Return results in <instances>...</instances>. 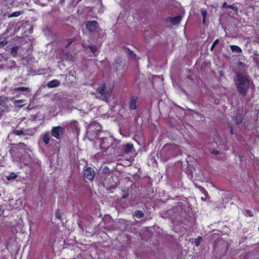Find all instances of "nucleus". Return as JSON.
Wrapping results in <instances>:
<instances>
[{
	"label": "nucleus",
	"instance_id": "2",
	"mask_svg": "<svg viewBox=\"0 0 259 259\" xmlns=\"http://www.w3.org/2000/svg\"><path fill=\"white\" fill-rule=\"evenodd\" d=\"M97 91L101 95L104 99L109 98L112 93V90L110 89H107L105 84H103L101 87L98 88Z\"/></svg>",
	"mask_w": 259,
	"mask_h": 259
},
{
	"label": "nucleus",
	"instance_id": "18",
	"mask_svg": "<svg viewBox=\"0 0 259 259\" xmlns=\"http://www.w3.org/2000/svg\"><path fill=\"white\" fill-rule=\"evenodd\" d=\"M42 141L45 143V144H48L50 141L49 134L48 133H46L44 134Z\"/></svg>",
	"mask_w": 259,
	"mask_h": 259
},
{
	"label": "nucleus",
	"instance_id": "7",
	"mask_svg": "<svg viewBox=\"0 0 259 259\" xmlns=\"http://www.w3.org/2000/svg\"><path fill=\"white\" fill-rule=\"evenodd\" d=\"M138 102V97H133L130 101V108L135 110L137 108V103Z\"/></svg>",
	"mask_w": 259,
	"mask_h": 259
},
{
	"label": "nucleus",
	"instance_id": "35",
	"mask_svg": "<svg viewBox=\"0 0 259 259\" xmlns=\"http://www.w3.org/2000/svg\"><path fill=\"white\" fill-rule=\"evenodd\" d=\"M212 153L216 155L219 154V152L218 151H213Z\"/></svg>",
	"mask_w": 259,
	"mask_h": 259
},
{
	"label": "nucleus",
	"instance_id": "41",
	"mask_svg": "<svg viewBox=\"0 0 259 259\" xmlns=\"http://www.w3.org/2000/svg\"><path fill=\"white\" fill-rule=\"evenodd\" d=\"M231 134H233V132H232V130H231Z\"/></svg>",
	"mask_w": 259,
	"mask_h": 259
},
{
	"label": "nucleus",
	"instance_id": "3",
	"mask_svg": "<svg viewBox=\"0 0 259 259\" xmlns=\"http://www.w3.org/2000/svg\"><path fill=\"white\" fill-rule=\"evenodd\" d=\"M83 177L89 181H93L95 177V170L91 167H87L83 172Z\"/></svg>",
	"mask_w": 259,
	"mask_h": 259
},
{
	"label": "nucleus",
	"instance_id": "31",
	"mask_svg": "<svg viewBox=\"0 0 259 259\" xmlns=\"http://www.w3.org/2000/svg\"><path fill=\"white\" fill-rule=\"evenodd\" d=\"M55 217L58 219H61V213L59 210H57L55 213Z\"/></svg>",
	"mask_w": 259,
	"mask_h": 259
},
{
	"label": "nucleus",
	"instance_id": "29",
	"mask_svg": "<svg viewBox=\"0 0 259 259\" xmlns=\"http://www.w3.org/2000/svg\"><path fill=\"white\" fill-rule=\"evenodd\" d=\"M202 238L200 236H199L195 240L196 245L199 246L201 241Z\"/></svg>",
	"mask_w": 259,
	"mask_h": 259
},
{
	"label": "nucleus",
	"instance_id": "22",
	"mask_svg": "<svg viewBox=\"0 0 259 259\" xmlns=\"http://www.w3.org/2000/svg\"><path fill=\"white\" fill-rule=\"evenodd\" d=\"M201 14L203 17V24H205V18L207 15V12L205 10H202Z\"/></svg>",
	"mask_w": 259,
	"mask_h": 259
},
{
	"label": "nucleus",
	"instance_id": "5",
	"mask_svg": "<svg viewBox=\"0 0 259 259\" xmlns=\"http://www.w3.org/2000/svg\"><path fill=\"white\" fill-rule=\"evenodd\" d=\"M86 28L90 32H94L99 28V24L95 20L88 21L86 24Z\"/></svg>",
	"mask_w": 259,
	"mask_h": 259
},
{
	"label": "nucleus",
	"instance_id": "32",
	"mask_svg": "<svg viewBox=\"0 0 259 259\" xmlns=\"http://www.w3.org/2000/svg\"><path fill=\"white\" fill-rule=\"evenodd\" d=\"M111 179V178H107V177H105V178L104 180L103 181V185H105H105H107V186L108 187V186H108V182H107V181H106V179Z\"/></svg>",
	"mask_w": 259,
	"mask_h": 259
},
{
	"label": "nucleus",
	"instance_id": "37",
	"mask_svg": "<svg viewBox=\"0 0 259 259\" xmlns=\"http://www.w3.org/2000/svg\"><path fill=\"white\" fill-rule=\"evenodd\" d=\"M107 170H108V168L107 167L104 168L103 169L104 172H106Z\"/></svg>",
	"mask_w": 259,
	"mask_h": 259
},
{
	"label": "nucleus",
	"instance_id": "17",
	"mask_svg": "<svg viewBox=\"0 0 259 259\" xmlns=\"http://www.w3.org/2000/svg\"><path fill=\"white\" fill-rule=\"evenodd\" d=\"M133 145L132 144H127L125 148H124V152L125 153H130L132 150L133 149Z\"/></svg>",
	"mask_w": 259,
	"mask_h": 259
},
{
	"label": "nucleus",
	"instance_id": "36",
	"mask_svg": "<svg viewBox=\"0 0 259 259\" xmlns=\"http://www.w3.org/2000/svg\"><path fill=\"white\" fill-rule=\"evenodd\" d=\"M3 213V211L2 210L1 206L0 205V215Z\"/></svg>",
	"mask_w": 259,
	"mask_h": 259
},
{
	"label": "nucleus",
	"instance_id": "15",
	"mask_svg": "<svg viewBox=\"0 0 259 259\" xmlns=\"http://www.w3.org/2000/svg\"><path fill=\"white\" fill-rule=\"evenodd\" d=\"M134 215L138 219H141L144 217V214L141 210H137L134 212Z\"/></svg>",
	"mask_w": 259,
	"mask_h": 259
},
{
	"label": "nucleus",
	"instance_id": "42",
	"mask_svg": "<svg viewBox=\"0 0 259 259\" xmlns=\"http://www.w3.org/2000/svg\"><path fill=\"white\" fill-rule=\"evenodd\" d=\"M9 152H10V153H12V150H10Z\"/></svg>",
	"mask_w": 259,
	"mask_h": 259
},
{
	"label": "nucleus",
	"instance_id": "4",
	"mask_svg": "<svg viewBox=\"0 0 259 259\" xmlns=\"http://www.w3.org/2000/svg\"><path fill=\"white\" fill-rule=\"evenodd\" d=\"M64 132V128L61 126L54 127L52 130V135L56 138L59 139Z\"/></svg>",
	"mask_w": 259,
	"mask_h": 259
},
{
	"label": "nucleus",
	"instance_id": "6",
	"mask_svg": "<svg viewBox=\"0 0 259 259\" xmlns=\"http://www.w3.org/2000/svg\"><path fill=\"white\" fill-rule=\"evenodd\" d=\"M182 16H178L175 17H170L169 18V21L170 23H171L173 25H176L179 24L181 20H182Z\"/></svg>",
	"mask_w": 259,
	"mask_h": 259
},
{
	"label": "nucleus",
	"instance_id": "26",
	"mask_svg": "<svg viewBox=\"0 0 259 259\" xmlns=\"http://www.w3.org/2000/svg\"><path fill=\"white\" fill-rule=\"evenodd\" d=\"M89 48L94 54L97 52V48L95 46H89Z\"/></svg>",
	"mask_w": 259,
	"mask_h": 259
},
{
	"label": "nucleus",
	"instance_id": "12",
	"mask_svg": "<svg viewBox=\"0 0 259 259\" xmlns=\"http://www.w3.org/2000/svg\"><path fill=\"white\" fill-rule=\"evenodd\" d=\"M230 48L234 53H241L242 52L241 49L237 46L231 45Z\"/></svg>",
	"mask_w": 259,
	"mask_h": 259
},
{
	"label": "nucleus",
	"instance_id": "21",
	"mask_svg": "<svg viewBox=\"0 0 259 259\" xmlns=\"http://www.w3.org/2000/svg\"><path fill=\"white\" fill-rule=\"evenodd\" d=\"M223 7L225 8H231L233 10V11H234L235 12H236L238 11V9L236 7H234L231 5H227L226 3H224L223 4Z\"/></svg>",
	"mask_w": 259,
	"mask_h": 259
},
{
	"label": "nucleus",
	"instance_id": "11",
	"mask_svg": "<svg viewBox=\"0 0 259 259\" xmlns=\"http://www.w3.org/2000/svg\"><path fill=\"white\" fill-rule=\"evenodd\" d=\"M70 127L72 128V130H75L77 134L78 133L80 128L79 127L78 123L77 121H72L70 123Z\"/></svg>",
	"mask_w": 259,
	"mask_h": 259
},
{
	"label": "nucleus",
	"instance_id": "27",
	"mask_svg": "<svg viewBox=\"0 0 259 259\" xmlns=\"http://www.w3.org/2000/svg\"><path fill=\"white\" fill-rule=\"evenodd\" d=\"M18 49L17 47H13L11 50V54L14 56L17 53Z\"/></svg>",
	"mask_w": 259,
	"mask_h": 259
},
{
	"label": "nucleus",
	"instance_id": "39",
	"mask_svg": "<svg viewBox=\"0 0 259 259\" xmlns=\"http://www.w3.org/2000/svg\"><path fill=\"white\" fill-rule=\"evenodd\" d=\"M3 103V101L0 99V105H1Z\"/></svg>",
	"mask_w": 259,
	"mask_h": 259
},
{
	"label": "nucleus",
	"instance_id": "13",
	"mask_svg": "<svg viewBox=\"0 0 259 259\" xmlns=\"http://www.w3.org/2000/svg\"><path fill=\"white\" fill-rule=\"evenodd\" d=\"M63 58L65 60L69 61H72L73 57L70 53H66L63 55Z\"/></svg>",
	"mask_w": 259,
	"mask_h": 259
},
{
	"label": "nucleus",
	"instance_id": "10",
	"mask_svg": "<svg viewBox=\"0 0 259 259\" xmlns=\"http://www.w3.org/2000/svg\"><path fill=\"white\" fill-rule=\"evenodd\" d=\"M123 66V64L122 62L120 60H117L113 65V68L115 69L116 71L120 70L122 68Z\"/></svg>",
	"mask_w": 259,
	"mask_h": 259
},
{
	"label": "nucleus",
	"instance_id": "14",
	"mask_svg": "<svg viewBox=\"0 0 259 259\" xmlns=\"http://www.w3.org/2000/svg\"><path fill=\"white\" fill-rule=\"evenodd\" d=\"M14 91H21V92H30L31 90L28 87H19L14 88L13 90Z\"/></svg>",
	"mask_w": 259,
	"mask_h": 259
},
{
	"label": "nucleus",
	"instance_id": "34",
	"mask_svg": "<svg viewBox=\"0 0 259 259\" xmlns=\"http://www.w3.org/2000/svg\"><path fill=\"white\" fill-rule=\"evenodd\" d=\"M131 57L133 59L136 58V55L132 53Z\"/></svg>",
	"mask_w": 259,
	"mask_h": 259
},
{
	"label": "nucleus",
	"instance_id": "19",
	"mask_svg": "<svg viewBox=\"0 0 259 259\" xmlns=\"http://www.w3.org/2000/svg\"><path fill=\"white\" fill-rule=\"evenodd\" d=\"M243 116L242 114H238L236 117V122L237 124L241 123L243 119Z\"/></svg>",
	"mask_w": 259,
	"mask_h": 259
},
{
	"label": "nucleus",
	"instance_id": "38",
	"mask_svg": "<svg viewBox=\"0 0 259 259\" xmlns=\"http://www.w3.org/2000/svg\"><path fill=\"white\" fill-rule=\"evenodd\" d=\"M127 195H124V196H123L122 198H123V199H125V198H127Z\"/></svg>",
	"mask_w": 259,
	"mask_h": 259
},
{
	"label": "nucleus",
	"instance_id": "25",
	"mask_svg": "<svg viewBox=\"0 0 259 259\" xmlns=\"http://www.w3.org/2000/svg\"><path fill=\"white\" fill-rule=\"evenodd\" d=\"M24 101V100H17L15 101V106L21 107L23 106V105H20V104L23 103Z\"/></svg>",
	"mask_w": 259,
	"mask_h": 259
},
{
	"label": "nucleus",
	"instance_id": "1",
	"mask_svg": "<svg viewBox=\"0 0 259 259\" xmlns=\"http://www.w3.org/2000/svg\"><path fill=\"white\" fill-rule=\"evenodd\" d=\"M249 81L245 76L241 74L237 75V88L238 92L245 96L247 94V90L249 88Z\"/></svg>",
	"mask_w": 259,
	"mask_h": 259
},
{
	"label": "nucleus",
	"instance_id": "24",
	"mask_svg": "<svg viewBox=\"0 0 259 259\" xmlns=\"http://www.w3.org/2000/svg\"><path fill=\"white\" fill-rule=\"evenodd\" d=\"M13 132L16 135H25V133L22 130H16L13 131Z\"/></svg>",
	"mask_w": 259,
	"mask_h": 259
},
{
	"label": "nucleus",
	"instance_id": "23",
	"mask_svg": "<svg viewBox=\"0 0 259 259\" xmlns=\"http://www.w3.org/2000/svg\"><path fill=\"white\" fill-rule=\"evenodd\" d=\"M17 177V174L14 172L11 173L9 176L7 177V178L8 180H11L13 179H15Z\"/></svg>",
	"mask_w": 259,
	"mask_h": 259
},
{
	"label": "nucleus",
	"instance_id": "8",
	"mask_svg": "<svg viewBox=\"0 0 259 259\" xmlns=\"http://www.w3.org/2000/svg\"><path fill=\"white\" fill-rule=\"evenodd\" d=\"M97 142L100 143V148L101 149H106L109 147L108 144H107L105 142L106 139H97Z\"/></svg>",
	"mask_w": 259,
	"mask_h": 259
},
{
	"label": "nucleus",
	"instance_id": "20",
	"mask_svg": "<svg viewBox=\"0 0 259 259\" xmlns=\"http://www.w3.org/2000/svg\"><path fill=\"white\" fill-rule=\"evenodd\" d=\"M22 14L21 11H16L8 15L9 18L18 17Z\"/></svg>",
	"mask_w": 259,
	"mask_h": 259
},
{
	"label": "nucleus",
	"instance_id": "9",
	"mask_svg": "<svg viewBox=\"0 0 259 259\" xmlns=\"http://www.w3.org/2000/svg\"><path fill=\"white\" fill-rule=\"evenodd\" d=\"M60 85V81L57 79H54L49 81L48 84V87L53 88L58 87Z\"/></svg>",
	"mask_w": 259,
	"mask_h": 259
},
{
	"label": "nucleus",
	"instance_id": "16",
	"mask_svg": "<svg viewBox=\"0 0 259 259\" xmlns=\"http://www.w3.org/2000/svg\"><path fill=\"white\" fill-rule=\"evenodd\" d=\"M35 132L36 130L35 128H30L25 131V135L32 136L35 133Z\"/></svg>",
	"mask_w": 259,
	"mask_h": 259
},
{
	"label": "nucleus",
	"instance_id": "33",
	"mask_svg": "<svg viewBox=\"0 0 259 259\" xmlns=\"http://www.w3.org/2000/svg\"><path fill=\"white\" fill-rule=\"evenodd\" d=\"M246 214H248L250 216H252V214L251 213V211H250L249 210H247L246 212Z\"/></svg>",
	"mask_w": 259,
	"mask_h": 259
},
{
	"label": "nucleus",
	"instance_id": "40",
	"mask_svg": "<svg viewBox=\"0 0 259 259\" xmlns=\"http://www.w3.org/2000/svg\"><path fill=\"white\" fill-rule=\"evenodd\" d=\"M19 145H25V144H24V143H20L19 144Z\"/></svg>",
	"mask_w": 259,
	"mask_h": 259
},
{
	"label": "nucleus",
	"instance_id": "30",
	"mask_svg": "<svg viewBox=\"0 0 259 259\" xmlns=\"http://www.w3.org/2000/svg\"><path fill=\"white\" fill-rule=\"evenodd\" d=\"M219 39H216L214 42L212 44L211 47V48H210V50L211 51H212L213 49L214 48V47H215V46L219 43Z\"/></svg>",
	"mask_w": 259,
	"mask_h": 259
},
{
	"label": "nucleus",
	"instance_id": "28",
	"mask_svg": "<svg viewBox=\"0 0 259 259\" xmlns=\"http://www.w3.org/2000/svg\"><path fill=\"white\" fill-rule=\"evenodd\" d=\"M7 44V41L6 39H3L0 41V48H2L6 46Z\"/></svg>",
	"mask_w": 259,
	"mask_h": 259
}]
</instances>
